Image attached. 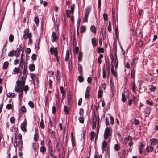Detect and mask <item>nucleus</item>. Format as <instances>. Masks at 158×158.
<instances>
[{"mask_svg": "<svg viewBox=\"0 0 158 158\" xmlns=\"http://www.w3.org/2000/svg\"><path fill=\"white\" fill-rule=\"evenodd\" d=\"M27 77V75L23 74V75L21 77V80L20 81L18 80L16 81V85L15 87V90L18 92V90L20 88H21L22 86L24 85L25 82V80Z\"/></svg>", "mask_w": 158, "mask_h": 158, "instance_id": "obj_1", "label": "nucleus"}, {"mask_svg": "<svg viewBox=\"0 0 158 158\" xmlns=\"http://www.w3.org/2000/svg\"><path fill=\"white\" fill-rule=\"evenodd\" d=\"M112 132V130L110 128L108 127L106 128L104 135L105 139L106 140L109 139V140H110Z\"/></svg>", "mask_w": 158, "mask_h": 158, "instance_id": "obj_2", "label": "nucleus"}, {"mask_svg": "<svg viewBox=\"0 0 158 158\" xmlns=\"http://www.w3.org/2000/svg\"><path fill=\"white\" fill-rule=\"evenodd\" d=\"M32 36V33L30 32V31L28 28L26 29L24 31L23 37L25 39H27L30 37H31Z\"/></svg>", "mask_w": 158, "mask_h": 158, "instance_id": "obj_3", "label": "nucleus"}, {"mask_svg": "<svg viewBox=\"0 0 158 158\" xmlns=\"http://www.w3.org/2000/svg\"><path fill=\"white\" fill-rule=\"evenodd\" d=\"M111 64H114V65L115 68H117L118 65V61L117 60V56L116 54L114 55V58L113 56H111Z\"/></svg>", "mask_w": 158, "mask_h": 158, "instance_id": "obj_4", "label": "nucleus"}, {"mask_svg": "<svg viewBox=\"0 0 158 158\" xmlns=\"http://www.w3.org/2000/svg\"><path fill=\"white\" fill-rule=\"evenodd\" d=\"M67 97L68 98V102L69 106V107L71 106L72 102V94L70 93H69L67 94Z\"/></svg>", "mask_w": 158, "mask_h": 158, "instance_id": "obj_5", "label": "nucleus"}, {"mask_svg": "<svg viewBox=\"0 0 158 158\" xmlns=\"http://www.w3.org/2000/svg\"><path fill=\"white\" fill-rule=\"evenodd\" d=\"M50 52L51 54H54L55 56H56L57 55H58L57 50L56 47L50 48Z\"/></svg>", "mask_w": 158, "mask_h": 158, "instance_id": "obj_6", "label": "nucleus"}, {"mask_svg": "<svg viewBox=\"0 0 158 158\" xmlns=\"http://www.w3.org/2000/svg\"><path fill=\"white\" fill-rule=\"evenodd\" d=\"M23 87V86H22L21 88H20L19 90H18V92H17L15 90V89H14V90L15 92L18 93L19 92V93L18 94V98L20 100H21L23 98V89H22Z\"/></svg>", "mask_w": 158, "mask_h": 158, "instance_id": "obj_7", "label": "nucleus"}, {"mask_svg": "<svg viewBox=\"0 0 158 158\" xmlns=\"http://www.w3.org/2000/svg\"><path fill=\"white\" fill-rule=\"evenodd\" d=\"M22 49V46L21 45H19L18 48L16 49L15 52V55L16 57L18 56L19 55L20 51Z\"/></svg>", "mask_w": 158, "mask_h": 158, "instance_id": "obj_8", "label": "nucleus"}, {"mask_svg": "<svg viewBox=\"0 0 158 158\" xmlns=\"http://www.w3.org/2000/svg\"><path fill=\"white\" fill-rule=\"evenodd\" d=\"M90 88L89 87H87L86 89V91L85 93V97L86 99H89L90 98L89 96V91H90Z\"/></svg>", "mask_w": 158, "mask_h": 158, "instance_id": "obj_9", "label": "nucleus"}, {"mask_svg": "<svg viewBox=\"0 0 158 158\" xmlns=\"http://www.w3.org/2000/svg\"><path fill=\"white\" fill-rule=\"evenodd\" d=\"M52 38L51 39V40L52 42L56 41L57 39V37L56 33L54 32L52 33Z\"/></svg>", "mask_w": 158, "mask_h": 158, "instance_id": "obj_10", "label": "nucleus"}, {"mask_svg": "<svg viewBox=\"0 0 158 158\" xmlns=\"http://www.w3.org/2000/svg\"><path fill=\"white\" fill-rule=\"evenodd\" d=\"M145 114L146 117H148L150 113L151 110L149 108L147 107L145 110Z\"/></svg>", "mask_w": 158, "mask_h": 158, "instance_id": "obj_11", "label": "nucleus"}, {"mask_svg": "<svg viewBox=\"0 0 158 158\" xmlns=\"http://www.w3.org/2000/svg\"><path fill=\"white\" fill-rule=\"evenodd\" d=\"M153 77L151 73L148 74L146 76V80L148 81H152V80Z\"/></svg>", "mask_w": 158, "mask_h": 158, "instance_id": "obj_12", "label": "nucleus"}, {"mask_svg": "<svg viewBox=\"0 0 158 158\" xmlns=\"http://www.w3.org/2000/svg\"><path fill=\"white\" fill-rule=\"evenodd\" d=\"M140 143L139 147V150L140 153L142 154L143 152L142 148L144 147V145L143 143L141 142Z\"/></svg>", "mask_w": 158, "mask_h": 158, "instance_id": "obj_13", "label": "nucleus"}, {"mask_svg": "<svg viewBox=\"0 0 158 158\" xmlns=\"http://www.w3.org/2000/svg\"><path fill=\"white\" fill-rule=\"evenodd\" d=\"M150 142L151 144L152 145H155L157 142L156 139L153 138L150 140Z\"/></svg>", "mask_w": 158, "mask_h": 158, "instance_id": "obj_14", "label": "nucleus"}, {"mask_svg": "<svg viewBox=\"0 0 158 158\" xmlns=\"http://www.w3.org/2000/svg\"><path fill=\"white\" fill-rule=\"evenodd\" d=\"M26 124L25 123H22L21 125V129L24 132L26 131Z\"/></svg>", "mask_w": 158, "mask_h": 158, "instance_id": "obj_15", "label": "nucleus"}, {"mask_svg": "<svg viewBox=\"0 0 158 158\" xmlns=\"http://www.w3.org/2000/svg\"><path fill=\"white\" fill-rule=\"evenodd\" d=\"M153 149V148L152 146H148L147 147L146 150L148 152H152Z\"/></svg>", "mask_w": 158, "mask_h": 158, "instance_id": "obj_16", "label": "nucleus"}, {"mask_svg": "<svg viewBox=\"0 0 158 158\" xmlns=\"http://www.w3.org/2000/svg\"><path fill=\"white\" fill-rule=\"evenodd\" d=\"M48 132L51 134V136L52 138H54L55 136V134L53 131L50 129L48 130Z\"/></svg>", "mask_w": 158, "mask_h": 158, "instance_id": "obj_17", "label": "nucleus"}, {"mask_svg": "<svg viewBox=\"0 0 158 158\" xmlns=\"http://www.w3.org/2000/svg\"><path fill=\"white\" fill-rule=\"evenodd\" d=\"M29 87L27 85L25 86H23L22 89H23V91H25V94H27V92L29 90Z\"/></svg>", "mask_w": 158, "mask_h": 158, "instance_id": "obj_18", "label": "nucleus"}, {"mask_svg": "<svg viewBox=\"0 0 158 158\" xmlns=\"http://www.w3.org/2000/svg\"><path fill=\"white\" fill-rule=\"evenodd\" d=\"M69 50H67L66 52V54L65 55V61H67L68 60V59L69 58Z\"/></svg>", "mask_w": 158, "mask_h": 158, "instance_id": "obj_19", "label": "nucleus"}, {"mask_svg": "<svg viewBox=\"0 0 158 158\" xmlns=\"http://www.w3.org/2000/svg\"><path fill=\"white\" fill-rule=\"evenodd\" d=\"M20 112L21 113H25L26 112V109L24 106L23 105L21 108Z\"/></svg>", "mask_w": 158, "mask_h": 158, "instance_id": "obj_20", "label": "nucleus"}, {"mask_svg": "<svg viewBox=\"0 0 158 158\" xmlns=\"http://www.w3.org/2000/svg\"><path fill=\"white\" fill-rule=\"evenodd\" d=\"M127 98H126V96L125 94L122 93L121 100L123 102H124L126 101Z\"/></svg>", "mask_w": 158, "mask_h": 158, "instance_id": "obj_21", "label": "nucleus"}, {"mask_svg": "<svg viewBox=\"0 0 158 158\" xmlns=\"http://www.w3.org/2000/svg\"><path fill=\"white\" fill-rule=\"evenodd\" d=\"M90 30L91 31L94 33H96V30L95 27L94 26H92L90 27Z\"/></svg>", "mask_w": 158, "mask_h": 158, "instance_id": "obj_22", "label": "nucleus"}, {"mask_svg": "<svg viewBox=\"0 0 158 158\" xmlns=\"http://www.w3.org/2000/svg\"><path fill=\"white\" fill-rule=\"evenodd\" d=\"M110 85L112 94V95H114V85L113 83H112L111 82Z\"/></svg>", "mask_w": 158, "mask_h": 158, "instance_id": "obj_23", "label": "nucleus"}, {"mask_svg": "<svg viewBox=\"0 0 158 158\" xmlns=\"http://www.w3.org/2000/svg\"><path fill=\"white\" fill-rule=\"evenodd\" d=\"M29 68L30 71H34L35 69V65L33 64H31L29 66Z\"/></svg>", "mask_w": 158, "mask_h": 158, "instance_id": "obj_24", "label": "nucleus"}, {"mask_svg": "<svg viewBox=\"0 0 158 158\" xmlns=\"http://www.w3.org/2000/svg\"><path fill=\"white\" fill-rule=\"evenodd\" d=\"M103 70V78H105L106 77V70L105 69L104 67L102 69Z\"/></svg>", "mask_w": 158, "mask_h": 158, "instance_id": "obj_25", "label": "nucleus"}, {"mask_svg": "<svg viewBox=\"0 0 158 158\" xmlns=\"http://www.w3.org/2000/svg\"><path fill=\"white\" fill-rule=\"evenodd\" d=\"M78 69L79 73L80 74H82V67L81 64H79L78 65Z\"/></svg>", "mask_w": 158, "mask_h": 158, "instance_id": "obj_26", "label": "nucleus"}, {"mask_svg": "<svg viewBox=\"0 0 158 158\" xmlns=\"http://www.w3.org/2000/svg\"><path fill=\"white\" fill-rule=\"evenodd\" d=\"M15 95V94L13 93H9L7 94V96L10 98L14 97Z\"/></svg>", "mask_w": 158, "mask_h": 158, "instance_id": "obj_27", "label": "nucleus"}, {"mask_svg": "<svg viewBox=\"0 0 158 158\" xmlns=\"http://www.w3.org/2000/svg\"><path fill=\"white\" fill-rule=\"evenodd\" d=\"M23 144V141L22 140H19L18 142V147L20 149H21Z\"/></svg>", "mask_w": 158, "mask_h": 158, "instance_id": "obj_28", "label": "nucleus"}, {"mask_svg": "<svg viewBox=\"0 0 158 158\" xmlns=\"http://www.w3.org/2000/svg\"><path fill=\"white\" fill-rule=\"evenodd\" d=\"M23 51L22 52V53L21 54V56H22L21 59V60L20 61V64H19V66H21V67H22L23 66V65L24 64V62L23 61V57H22V55L23 54Z\"/></svg>", "mask_w": 158, "mask_h": 158, "instance_id": "obj_29", "label": "nucleus"}, {"mask_svg": "<svg viewBox=\"0 0 158 158\" xmlns=\"http://www.w3.org/2000/svg\"><path fill=\"white\" fill-rule=\"evenodd\" d=\"M15 55V53L14 51H10L8 54V56L10 57H12Z\"/></svg>", "mask_w": 158, "mask_h": 158, "instance_id": "obj_30", "label": "nucleus"}, {"mask_svg": "<svg viewBox=\"0 0 158 158\" xmlns=\"http://www.w3.org/2000/svg\"><path fill=\"white\" fill-rule=\"evenodd\" d=\"M83 56V54L82 52H80L79 54L78 60L79 61H81L82 60Z\"/></svg>", "mask_w": 158, "mask_h": 158, "instance_id": "obj_31", "label": "nucleus"}, {"mask_svg": "<svg viewBox=\"0 0 158 158\" xmlns=\"http://www.w3.org/2000/svg\"><path fill=\"white\" fill-rule=\"evenodd\" d=\"M92 43L93 46H95L96 45L97 42L94 38H92Z\"/></svg>", "mask_w": 158, "mask_h": 158, "instance_id": "obj_32", "label": "nucleus"}, {"mask_svg": "<svg viewBox=\"0 0 158 158\" xmlns=\"http://www.w3.org/2000/svg\"><path fill=\"white\" fill-rule=\"evenodd\" d=\"M107 146V143L106 142L105 140H104L102 143V148L103 149V148H106Z\"/></svg>", "mask_w": 158, "mask_h": 158, "instance_id": "obj_33", "label": "nucleus"}, {"mask_svg": "<svg viewBox=\"0 0 158 158\" xmlns=\"http://www.w3.org/2000/svg\"><path fill=\"white\" fill-rule=\"evenodd\" d=\"M90 13V9L89 8L86 9L85 10L84 13L85 15H89Z\"/></svg>", "mask_w": 158, "mask_h": 158, "instance_id": "obj_34", "label": "nucleus"}, {"mask_svg": "<svg viewBox=\"0 0 158 158\" xmlns=\"http://www.w3.org/2000/svg\"><path fill=\"white\" fill-rule=\"evenodd\" d=\"M9 65V63L7 61L5 62L3 65V68L4 69H6L8 67Z\"/></svg>", "mask_w": 158, "mask_h": 158, "instance_id": "obj_35", "label": "nucleus"}, {"mask_svg": "<svg viewBox=\"0 0 158 158\" xmlns=\"http://www.w3.org/2000/svg\"><path fill=\"white\" fill-rule=\"evenodd\" d=\"M86 27L85 26H83L81 27L80 28V31L81 32L83 33L85 32L86 31Z\"/></svg>", "mask_w": 158, "mask_h": 158, "instance_id": "obj_36", "label": "nucleus"}, {"mask_svg": "<svg viewBox=\"0 0 158 158\" xmlns=\"http://www.w3.org/2000/svg\"><path fill=\"white\" fill-rule=\"evenodd\" d=\"M40 126L41 128L42 129H44V122L43 119L41 120L40 123Z\"/></svg>", "mask_w": 158, "mask_h": 158, "instance_id": "obj_37", "label": "nucleus"}, {"mask_svg": "<svg viewBox=\"0 0 158 158\" xmlns=\"http://www.w3.org/2000/svg\"><path fill=\"white\" fill-rule=\"evenodd\" d=\"M156 87L152 85H151L149 86V89L151 91H154L155 90Z\"/></svg>", "mask_w": 158, "mask_h": 158, "instance_id": "obj_38", "label": "nucleus"}, {"mask_svg": "<svg viewBox=\"0 0 158 158\" xmlns=\"http://www.w3.org/2000/svg\"><path fill=\"white\" fill-rule=\"evenodd\" d=\"M96 135V133L95 132L92 131L91 132V140H92L94 138Z\"/></svg>", "mask_w": 158, "mask_h": 158, "instance_id": "obj_39", "label": "nucleus"}, {"mask_svg": "<svg viewBox=\"0 0 158 158\" xmlns=\"http://www.w3.org/2000/svg\"><path fill=\"white\" fill-rule=\"evenodd\" d=\"M135 70L134 69H132L131 71V74L132 77H134L135 76Z\"/></svg>", "mask_w": 158, "mask_h": 158, "instance_id": "obj_40", "label": "nucleus"}, {"mask_svg": "<svg viewBox=\"0 0 158 158\" xmlns=\"http://www.w3.org/2000/svg\"><path fill=\"white\" fill-rule=\"evenodd\" d=\"M55 97H56V102L57 104L59 103V95L58 94H55Z\"/></svg>", "mask_w": 158, "mask_h": 158, "instance_id": "obj_41", "label": "nucleus"}, {"mask_svg": "<svg viewBox=\"0 0 158 158\" xmlns=\"http://www.w3.org/2000/svg\"><path fill=\"white\" fill-rule=\"evenodd\" d=\"M78 80L80 82H82L84 81L83 77L81 76H78Z\"/></svg>", "mask_w": 158, "mask_h": 158, "instance_id": "obj_42", "label": "nucleus"}, {"mask_svg": "<svg viewBox=\"0 0 158 158\" xmlns=\"http://www.w3.org/2000/svg\"><path fill=\"white\" fill-rule=\"evenodd\" d=\"M19 70L20 69L18 68L15 67L13 70V71L15 73H19Z\"/></svg>", "mask_w": 158, "mask_h": 158, "instance_id": "obj_43", "label": "nucleus"}, {"mask_svg": "<svg viewBox=\"0 0 158 158\" xmlns=\"http://www.w3.org/2000/svg\"><path fill=\"white\" fill-rule=\"evenodd\" d=\"M46 148L44 146H42L40 148V150L41 152H43L46 151Z\"/></svg>", "mask_w": 158, "mask_h": 158, "instance_id": "obj_44", "label": "nucleus"}, {"mask_svg": "<svg viewBox=\"0 0 158 158\" xmlns=\"http://www.w3.org/2000/svg\"><path fill=\"white\" fill-rule=\"evenodd\" d=\"M60 88L61 93L62 94V95L65 94V91L64 89V88L62 86H60Z\"/></svg>", "mask_w": 158, "mask_h": 158, "instance_id": "obj_45", "label": "nucleus"}, {"mask_svg": "<svg viewBox=\"0 0 158 158\" xmlns=\"http://www.w3.org/2000/svg\"><path fill=\"white\" fill-rule=\"evenodd\" d=\"M28 105L31 108H33L34 107V104L31 101H29L28 102Z\"/></svg>", "mask_w": 158, "mask_h": 158, "instance_id": "obj_46", "label": "nucleus"}, {"mask_svg": "<svg viewBox=\"0 0 158 158\" xmlns=\"http://www.w3.org/2000/svg\"><path fill=\"white\" fill-rule=\"evenodd\" d=\"M9 41L10 42H12L14 40V36L12 35L11 34L10 35L9 37Z\"/></svg>", "mask_w": 158, "mask_h": 158, "instance_id": "obj_47", "label": "nucleus"}, {"mask_svg": "<svg viewBox=\"0 0 158 158\" xmlns=\"http://www.w3.org/2000/svg\"><path fill=\"white\" fill-rule=\"evenodd\" d=\"M34 20L36 25H38L39 23V20L38 17H35Z\"/></svg>", "mask_w": 158, "mask_h": 158, "instance_id": "obj_48", "label": "nucleus"}, {"mask_svg": "<svg viewBox=\"0 0 158 158\" xmlns=\"http://www.w3.org/2000/svg\"><path fill=\"white\" fill-rule=\"evenodd\" d=\"M133 123L135 125H137L139 124V121L138 120L134 118V119Z\"/></svg>", "mask_w": 158, "mask_h": 158, "instance_id": "obj_49", "label": "nucleus"}, {"mask_svg": "<svg viewBox=\"0 0 158 158\" xmlns=\"http://www.w3.org/2000/svg\"><path fill=\"white\" fill-rule=\"evenodd\" d=\"M64 112L66 113V114H67L68 113V109L66 106H64Z\"/></svg>", "mask_w": 158, "mask_h": 158, "instance_id": "obj_50", "label": "nucleus"}, {"mask_svg": "<svg viewBox=\"0 0 158 158\" xmlns=\"http://www.w3.org/2000/svg\"><path fill=\"white\" fill-rule=\"evenodd\" d=\"M98 53H103L104 52V50L103 48H98Z\"/></svg>", "mask_w": 158, "mask_h": 158, "instance_id": "obj_51", "label": "nucleus"}, {"mask_svg": "<svg viewBox=\"0 0 158 158\" xmlns=\"http://www.w3.org/2000/svg\"><path fill=\"white\" fill-rule=\"evenodd\" d=\"M88 15H85V16L83 19V22H87L88 21Z\"/></svg>", "mask_w": 158, "mask_h": 158, "instance_id": "obj_52", "label": "nucleus"}, {"mask_svg": "<svg viewBox=\"0 0 158 158\" xmlns=\"http://www.w3.org/2000/svg\"><path fill=\"white\" fill-rule=\"evenodd\" d=\"M114 148L116 151H118L120 149V147L118 144H116L115 145Z\"/></svg>", "mask_w": 158, "mask_h": 158, "instance_id": "obj_53", "label": "nucleus"}, {"mask_svg": "<svg viewBox=\"0 0 158 158\" xmlns=\"http://www.w3.org/2000/svg\"><path fill=\"white\" fill-rule=\"evenodd\" d=\"M110 118L111 120L110 122V123L112 124H113L114 123V120L113 116H110Z\"/></svg>", "mask_w": 158, "mask_h": 158, "instance_id": "obj_54", "label": "nucleus"}, {"mask_svg": "<svg viewBox=\"0 0 158 158\" xmlns=\"http://www.w3.org/2000/svg\"><path fill=\"white\" fill-rule=\"evenodd\" d=\"M78 120L80 123H83L84 122V118L82 117H80L78 118Z\"/></svg>", "mask_w": 158, "mask_h": 158, "instance_id": "obj_55", "label": "nucleus"}, {"mask_svg": "<svg viewBox=\"0 0 158 158\" xmlns=\"http://www.w3.org/2000/svg\"><path fill=\"white\" fill-rule=\"evenodd\" d=\"M71 13V12L70 10H67L66 11V15L67 18H69L70 17L69 15Z\"/></svg>", "mask_w": 158, "mask_h": 158, "instance_id": "obj_56", "label": "nucleus"}, {"mask_svg": "<svg viewBox=\"0 0 158 158\" xmlns=\"http://www.w3.org/2000/svg\"><path fill=\"white\" fill-rule=\"evenodd\" d=\"M10 121L12 123H15V119L14 117H12L10 118Z\"/></svg>", "mask_w": 158, "mask_h": 158, "instance_id": "obj_57", "label": "nucleus"}, {"mask_svg": "<svg viewBox=\"0 0 158 158\" xmlns=\"http://www.w3.org/2000/svg\"><path fill=\"white\" fill-rule=\"evenodd\" d=\"M103 19L104 20L106 21L107 20V15L105 13L103 15Z\"/></svg>", "mask_w": 158, "mask_h": 158, "instance_id": "obj_58", "label": "nucleus"}, {"mask_svg": "<svg viewBox=\"0 0 158 158\" xmlns=\"http://www.w3.org/2000/svg\"><path fill=\"white\" fill-rule=\"evenodd\" d=\"M102 95V92L101 90H99L98 95V98H101Z\"/></svg>", "mask_w": 158, "mask_h": 158, "instance_id": "obj_59", "label": "nucleus"}, {"mask_svg": "<svg viewBox=\"0 0 158 158\" xmlns=\"http://www.w3.org/2000/svg\"><path fill=\"white\" fill-rule=\"evenodd\" d=\"M132 89L133 91L134 92L135 90V83H133L132 84Z\"/></svg>", "mask_w": 158, "mask_h": 158, "instance_id": "obj_60", "label": "nucleus"}, {"mask_svg": "<svg viewBox=\"0 0 158 158\" xmlns=\"http://www.w3.org/2000/svg\"><path fill=\"white\" fill-rule=\"evenodd\" d=\"M31 58L33 60H35L36 59V56L35 54H33L31 56Z\"/></svg>", "mask_w": 158, "mask_h": 158, "instance_id": "obj_61", "label": "nucleus"}, {"mask_svg": "<svg viewBox=\"0 0 158 158\" xmlns=\"http://www.w3.org/2000/svg\"><path fill=\"white\" fill-rule=\"evenodd\" d=\"M23 74L25 75H27V71L26 70V69L25 68V66L24 67V70L23 73Z\"/></svg>", "mask_w": 158, "mask_h": 158, "instance_id": "obj_62", "label": "nucleus"}, {"mask_svg": "<svg viewBox=\"0 0 158 158\" xmlns=\"http://www.w3.org/2000/svg\"><path fill=\"white\" fill-rule=\"evenodd\" d=\"M59 143H60L59 141H56V147L58 149V151H59V150H60V148H59Z\"/></svg>", "mask_w": 158, "mask_h": 158, "instance_id": "obj_63", "label": "nucleus"}, {"mask_svg": "<svg viewBox=\"0 0 158 158\" xmlns=\"http://www.w3.org/2000/svg\"><path fill=\"white\" fill-rule=\"evenodd\" d=\"M79 110H80V111H79V114H80V115H81L83 114V113H84V111H83V109L82 108H81Z\"/></svg>", "mask_w": 158, "mask_h": 158, "instance_id": "obj_64", "label": "nucleus"}]
</instances>
